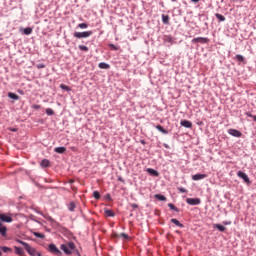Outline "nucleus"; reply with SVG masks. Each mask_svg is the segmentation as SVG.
Returning a JSON list of instances; mask_svg holds the SVG:
<instances>
[{
    "mask_svg": "<svg viewBox=\"0 0 256 256\" xmlns=\"http://www.w3.org/2000/svg\"><path fill=\"white\" fill-rule=\"evenodd\" d=\"M60 249L64 251L66 255H72L73 251H75V243L68 242L66 244H62Z\"/></svg>",
    "mask_w": 256,
    "mask_h": 256,
    "instance_id": "1",
    "label": "nucleus"
},
{
    "mask_svg": "<svg viewBox=\"0 0 256 256\" xmlns=\"http://www.w3.org/2000/svg\"><path fill=\"white\" fill-rule=\"evenodd\" d=\"M92 35H93L92 31L74 33V37H76V39H87V37H91Z\"/></svg>",
    "mask_w": 256,
    "mask_h": 256,
    "instance_id": "2",
    "label": "nucleus"
},
{
    "mask_svg": "<svg viewBox=\"0 0 256 256\" xmlns=\"http://www.w3.org/2000/svg\"><path fill=\"white\" fill-rule=\"evenodd\" d=\"M48 251L52 253V255H61V250L57 248L55 244H50L48 246Z\"/></svg>",
    "mask_w": 256,
    "mask_h": 256,
    "instance_id": "3",
    "label": "nucleus"
},
{
    "mask_svg": "<svg viewBox=\"0 0 256 256\" xmlns=\"http://www.w3.org/2000/svg\"><path fill=\"white\" fill-rule=\"evenodd\" d=\"M192 43H201L202 45H205L209 43V38H205V37L193 38Z\"/></svg>",
    "mask_w": 256,
    "mask_h": 256,
    "instance_id": "4",
    "label": "nucleus"
},
{
    "mask_svg": "<svg viewBox=\"0 0 256 256\" xmlns=\"http://www.w3.org/2000/svg\"><path fill=\"white\" fill-rule=\"evenodd\" d=\"M186 203L188 205H200L201 204V199H199V198H187Z\"/></svg>",
    "mask_w": 256,
    "mask_h": 256,
    "instance_id": "5",
    "label": "nucleus"
},
{
    "mask_svg": "<svg viewBox=\"0 0 256 256\" xmlns=\"http://www.w3.org/2000/svg\"><path fill=\"white\" fill-rule=\"evenodd\" d=\"M237 175H238V177H240V179H243V181H244L245 183H251V181L249 180V176H248L245 172H243V171H238V172H237Z\"/></svg>",
    "mask_w": 256,
    "mask_h": 256,
    "instance_id": "6",
    "label": "nucleus"
},
{
    "mask_svg": "<svg viewBox=\"0 0 256 256\" xmlns=\"http://www.w3.org/2000/svg\"><path fill=\"white\" fill-rule=\"evenodd\" d=\"M0 221H3L4 223H12L13 218L7 214H0Z\"/></svg>",
    "mask_w": 256,
    "mask_h": 256,
    "instance_id": "7",
    "label": "nucleus"
},
{
    "mask_svg": "<svg viewBox=\"0 0 256 256\" xmlns=\"http://www.w3.org/2000/svg\"><path fill=\"white\" fill-rule=\"evenodd\" d=\"M26 247H27L26 251H27L28 255H31V256H37L38 255L39 252L37 251V249L31 247V245H28Z\"/></svg>",
    "mask_w": 256,
    "mask_h": 256,
    "instance_id": "8",
    "label": "nucleus"
},
{
    "mask_svg": "<svg viewBox=\"0 0 256 256\" xmlns=\"http://www.w3.org/2000/svg\"><path fill=\"white\" fill-rule=\"evenodd\" d=\"M228 133H229V135H232V137H241V135H243L241 133V131L236 130V129H229Z\"/></svg>",
    "mask_w": 256,
    "mask_h": 256,
    "instance_id": "9",
    "label": "nucleus"
},
{
    "mask_svg": "<svg viewBox=\"0 0 256 256\" xmlns=\"http://www.w3.org/2000/svg\"><path fill=\"white\" fill-rule=\"evenodd\" d=\"M180 124L182 127H185L186 129H191L193 127V123H191V121L189 120H182Z\"/></svg>",
    "mask_w": 256,
    "mask_h": 256,
    "instance_id": "10",
    "label": "nucleus"
},
{
    "mask_svg": "<svg viewBox=\"0 0 256 256\" xmlns=\"http://www.w3.org/2000/svg\"><path fill=\"white\" fill-rule=\"evenodd\" d=\"M207 174H195L192 176L193 181H201V179H206Z\"/></svg>",
    "mask_w": 256,
    "mask_h": 256,
    "instance_id": "11",
    "label": "nucleus"
},
{
    "mask_svg": "<svg viewBox=\"0 0 256 256\" xmlns=\"http://www.w3.org/2000/svg\"><path fill=\"white\" fill-rule=\"evenodd\" d=\"M0 235L1 237H7V228L0 222Z\"/></svg>",
    "mask_w": 256,
    "mask_h": 256,
    "instance_id": "12",
    "label": "nucleus"
},
{
    "mask_svg": "<svg viewBox=\"0 0 256 256\" xmlns=\"http://www.w3.org/2000/svg\"><path fill=\"white\" fill-rule=\"evenodd\" d=\"M147 173H149V175H154V177H158L159 176V172H157L155 169L153 168H147Z\"/></svg>",
    "mask_w": 256,
    "mask_h": 256,
    "instance_id": "13",
    "label": "nucleus"
},
{
    "mask_svg": "<svg viewBox=\"0 0 256 256\" xmlns=\"http://www.w3.org/2000/svg\"><path fill=\"white\" fill-rule=\"evenodd\" d=\"M164 43H170V45H173V43H174V39H173V37H171V36H164Z\"/></svg>",
    "mask_w": 256,
    "mask_h": 256,
    "instance_id": "14",
    "label": "nucleus"
},
{
    "mask_svg": "<svg viewBox=\"0 0 256 256\" xmlns=\"http://www.w3.org/2000/svg\"><path fill=\"white\" fill-rule=\"evenodd\" d=\"M171 223H174V225H176V227H181L183 229V227H185L183 224H181V222H179V220L172 218Z\"/></svg>",
    "mask_w": 256,
    "mask_h": 256,
    "instance_id": "15",
    "label": "nucleus"
},
{
    "mask_svg": "<svg viewBox=\"0 0 256 256\" xmlns=\"http://www.w3.org/2000/svg\"><path fill=\"white\" fill-rule=\"evenodd\" d=\"M214 229H218V231H221V233H223L224 231H226L227 228H225V226L221 224H214Z\"/></svg>",
    "mask_w": 256,
    "mask_h": 256,
    "instance_id": "16",
    "label": "nucleus"
},
{
    "mask_svg": "<svg viewBox=\"0 0 256 256\" xmlns=\"http://www.w3.org/2000/svg\"><path fill=\"white\" fill-rule=\"evenodd\" d=\"M156 129L157 131H160V133H163L164 135H167V133H169V131L165 130V128H163V126L161 125H157Z\"/></svg>",
    "mask_w": 256,
    "mask_h": 256,
    "instance_id": "17",
    "label": "nucleus"
},
{
    "mask_svg": "<svg viewBox=\"0 0 256 256\" xmlns=\"http://www.w3.org/2000/svg\"><path fill=\"white\" fill-rule=\"evenodd\" d=\"M54 151H55V153L63 154V153H65V151H67V148H65V147H56L54 149Z\"/></svg>",
    "mask_w": 256,
    "mask_h": 256,
    "instance_id": "18",
    "label": "nucleus"
},
{
    "mask_svg": "<svg viewBox=\"0 0 256 256\" xmlns=\"http://www.w3.org/2000/svg\"><path fill=\"white\" fill-rule=\"evenodd\" d=\"M169 15L162 14V22L164 25H169Z\"/></svg>",
    "mask_w": 256,
    "mask_h": 256,
    "instance_id": "19",
    "label": "nucleus"
},
{
    "mask_svg": "<svg viewBox=\"0 0 256 256\" xmlns=\"http://www.w3.org/2000/svg\"><path fill=\"white\" fill-rule=\"evenodd\" d=\"M8 97H9L10 99H14L15 101L19 100V95L15 94V93H13V92H9V93H8Z\"/></svg>",
    "mask_w": 256,
    "mask_h": 256,
    "instance_id": "20",
    "label": "nucleus"
},
{
    "mask_svg": "<svg viewBox=\"0 0 256 256\" xmlns=\"http://www.w3.org/2000/svg\"><path fill=\"white\" fill-rule=\"evenodd\" d=\"M14 249H15L16 255H20V256L23 255L24 253L23 248L14 246Z\"/></svg>",
    "mask_w": 256,
    "mask_h": 256,
    "instance_id": "21",
    "label": "nucleus"
},
{
    "mask_svg": "<svg viewBox=\"0 0 256 256\" xmlns=\"http://www.w3.org/2000/svg\"><path fill=\"white\" fill-rule=\"evenodd\" d=\"M155 199H158V201H167V197H165L161 194H156Z\"/></svg>",
    "mask_w": 256,
    "mask_h": 256,
    "instance_id": "22",
    "label": "nucleus"
},
{
    "mask_svg": "<svg viewBox=\"0 0 256 256\" xmlns=\"http://www.w3.org/2000/svg\"><path fill=\"white\" fill-rule=\"evenodd\" d=\"M98 67L100 69H109L110 66H109V64H107L105 62H101V63H99Z\"/></svg>",
    "mask_w": 256,
    "mask_h": 256,
    "instance_id": "23",
    "label": "nucleus"
},
{
    "mask_svg": "<svg viewBox=\"0 0 256 256\" xmlns=\"http://www.w3.org/2000/svg\"><path fill=\"white\" fill-rule=\"evenodd\" d=\"M33 235H34V237H37L38 239H45V234H43V233L34 232Z\"/></svg>",
    "mask_w": 256,
    "mask_h": 256,
    "instance_id": "24",
    "label": "nucleus"
},
{
    "mask_svg": "<svg viewBox=\"0 0 256 256\" xmlns=\"http://www.w3.org/2000/svg\"><path fill=\"white\" fill-rule=\"evenodd\" d=\"M23 32H24V35H31V33H33V28L31 27L25 28Z\"/></svg>",
    "mask_w": 256,
    "mask_h": 256,
    "instance_id": "25",
    "label": "nucleus"
},
{
    "mask_svg": "<svg viewBox=\"0 0 256 256\" xmlns=\"http://www.w3.org/2000/svg\"><path fill=\"white\" fill-rule=\"evenodd\" d=\"M168 207H169V209H171L172 211H176V213H179V208L175 207V206L173 205V203H169V204H168Z\"/></svg>",
    "mask_w": 256,
    "mask_h": 256,
    "instance_id": "26",
    "label": "nucleus"
},
{
    "mask_svg": "<svg viewBox=\"0 0 256 256\" xmlns=\"http://www.w3.org/2000/svg\"><path fill=\"white\" fill-rule=\"evenodd\" d=\"M50 163L49 160L44 159L41 161V167H49Z\"/></svg>",
    "mask_w": 256,
    "mask_h": 256,
    "instance_id": "27",
    "label": "nucleus"
},
{
    "mask_svg": "<svg viewBox=\"0 0 256 256\" xmlns=\"http://www.w3.org/2000/svg\"><path fill=\"white\" fill-rule=\"evenodd\" d=\"M114 237H123V239H129V235L125 234V233H121L120 235L119 234H114Z\"/></svg>",
    "mask_w": 256,
    "mask_h": 256,
    "instance_id": "28",
    "label": "nucleus"
},
{
    "mask_svg": "<svg viewBox=\"0 0 256 256\" xmlns=\"http://www.w3.org/2000/svg\"><path fill=\"white\" fill-rule=\"evenodd\" d=\"M107 217H115V212L112 210H105Z\"/></svg>",
    "mask_w": 256,
    "mask_h": 256,
    "instance_id": "29",
    "label": "nucleus"
},
{
    "mask_svg": "<svg viewBox=\"0 0 256 256\" xmlns=\"http://www.w3.org/2000/svg\"><path fill=\"white\" fill-rule=\"evenodd\" d=\"M93 197H94V199L99 200V199H101V194L99 193V191H94L93 192Z\"/></svg>",
    "mask_w": 256,
    "mask_h": 256,
    "instance_id": "30",
    "label": "nucleus"
},
{
    "mask_svg": "<svg viewBox=\"0 0 256 256\" xmlns=\"http://www.w3.org/2000/svg\"><path fill=\"white\" fill-rule=\"evenodd\" d=\"M75 202H70L68 205V209L69 211H75Z\"/></svg>",
    "mask_w": 256,
    "mask_h": 256,
    "instance_id": "31",
    "label": "nucleus"
},
{
    "mask_svg": "<svg viewBox=\"0 0 256 256\" xmlns=\"http://www.w3.org/2000/svg\"><path fill=\"white\" fill-rule=\"evenodd\" d=\"M16 243H20V245H23V247L26 249L29 244L27 242H23L22 240L16 239Z\"/></svg>",
    "mask_w": 256,
    "mask_h": 256,
    "instance_id": "32",
    "label": "nucleus"
},
{
    "mask_svg": "<svg viewBox=\"0 0 256 256\" xmlns=\"http://www.w3.org/2000/svg\"><path fill=\"white\" fill-rule=\"evenodd\" d=\"M60 89H63L64 91H71V88L65 84H60Z\"/></svg>",
    "mask_w": 256,
    "mask_h": 256,
    "instance_id": "33",
    "label": "nucleus"
},
{
    "mask_svg": "<svg viewBox=\"0 0 256 256\" xmlns=\"http://www.w3.org/2000/svg\"><path fill=\"white\" fill-rule=\"evenodd\" d=\"M215 17H216V19H219L220 21H225V16H223V15H221L219 13H216Z\"/></svg>",
    "mask_w": 256,
    "mask_h": 256,
    "instance_id": "34",
    "label": "nucleus"
},
{
    "mask_svg": "<svg viewBox=\"0 0 256 256\" xmlns=\"http://www.w3.org/2000/svg\"><path fill=\"white\" fill-rule=\"evenodd\" d=\"M46 115H55V111H53V109H51V108H47Z\"/></svg>",
    "mask_w": 256,
    "mask_h": 256,
    "instance_id": "35",
    "label": "nucleus"
},
{
    "mask_svg": "<svg viewBox=\"0 0 256 256\" xmlns=\"http://www.w3.org/2000/svg\"><path fill=\"white\" fill-rule=\"evenodd\" d=\"M1 250L3 251V253H8V251H12L11 248H9L7 246H2Z\"/></svg>",
    "mask_w": 256,
    "mask_h": 256,
    "instance_id": "36",
    "label": "nucleus"
},
{
    "mask_svg": "<svg viewBox=\"0 0 256 256\" xmlns=\"http://www.w3.org/2000/svg\"><path fill=\"white\" fill-rule=\"evenodd\" d=\"M236 59L237 61H240V62H243L245 60V58L241 54H237Z\"/></svg>",
    "mask_w": 256,
    "mask_h": 256,
    "instance_id": "37",
    "label": "nucleus"
},
{
    "mask_svg": "<svg viewBox=\"0 0 256 256\" xmlns=\"http://www.w3.org/2000/svg\"><path fill=\"white\" fill-rule=\"evenodd\" d=\"M78 48L80 51H89V48L87 46L79 45Z\"/></svg>",
    "mask_w": 256,
    "mask_h": 256,
    "instance_id": "38",
    "label": "nucleus"
},
{
    "mask_svg": "<svg viewBox=\"0 0 256 256\" xmlns=\"http://www.w3.org/2000/svg\"><path fill=\"white\" fill-rule=\"evenodd\" d=\"M78 27H79L80 29H87L88 25H87V23H80V24L78 25Z\"/></svg>",
    "mask_w": 256,
    "mask_h": 256,
    "instance_id": "39",
    "label": "nucleus"
},
{
    "mask_svg": "<svg viewBox=\"0 0 256 256\" xmlns=\"http://www.w3.org/2000/svg\"><path fill=\"white\" fill-rule=\"evenodd\" d=\"M110 47L113 51H119V47L115 46V44H110Z\"/></svg>",
    "mask_w": 256,
    "mask_h": 256,
    "instance_id": "40",
    "label": "nucleus"
},
{
    "mask_svg": "<svg viewBox=\"0 0 256 256\" xmlns=\"http://www.w3.org/2000/svg\"><path fill=\"white\" fill-rule=\"evenodd\" d=\"M37 69H45V64H38Z\"/></svg>",
    "mask_w": 256,
    "mask_h": 256,
    "instance_id": "41",
    "label": "nucleus"
},
{
    "mask_svg": "<svg viewBox=\"0 0 256 256\" xmlns=\"http://www.w3.org/2000/svg\"><path fill=\"white\" fill-rule=\"evenodd\" d=\"M178 191L180 193H187V189H185V188H178Z\"/></svg>",
    "mask_w": 256,
    "mask_h": 256,
    "instance_id": "42",
    "label": "nucleus"
},
{
    "mask_svg": "<svg viewBox=\"0 0 256 256\" xmlns=\"http://www.w3.org/2000/svg\"><path fill=\"white\" fill-rule=\"evenodd\" d=\"M32 107H33V109H36V110L41 109V106H39V105H33Z\"/></svg>",
    "mask_w": 256,
    "mask_h": 256,
    "instance_id": "43",
    "label": "nucleus"
},
{
    "mask_svg": "<svg viewBox=\"0 0 256 256\" xmlns=\"http://www.w3.org/2000/svg\"><path fill=\"white\" fill-rule=\"evenodd\" d=\"M246 115H247V117H251L252 119H253V117H254V115L251 114L250 112H247Z\"/></svg>",
    "mask_w": 256,
    "mask_h": 256,
    "instance_id": "44",
    "label": "nucleus"
},
{
    "mask_svg": "<svg viewBox=\"0 0 256 256\" xmlns=\"http://www.w3.org/2000/svg\"><path fill=\"white\" fill-rule=\"evenodd\" d=\"M106 199H108V201H112V199H111V194H107V195H106Z\"/></svg>",
    "mask_w": 256,
    "mask_h": 256,
    "instance_id": "45",
    "label": "nucleus"
},
{
    "mask_svg": "<svg viewBox=\"0 0 256 256\" xmlns=\"http://www.w3.org/2000/svg\"><path fill=\"white\" fill-rule=\"evenodd\" d=\"M223 225H231V222L224 221Z\"/></svg>",
    "mask_w": 256,
    "mask_h": 256,
    "instance_id": "46",
    "label": "nucleus"
},
{
    "mask_svg": "<svg viewBox=\"0 0 256 256\" xmlns=\"http://www.w3.org/2000/svg\"><path fill=\"white\" fill-rule=\"evenodd\" d=\"M192 3H199V0H191Z\"/></svg>",
    "mask_w": 256,
    "mask_h": 256,
    "instance_id": "47",
    "label": "nucleus"
},
{
    "mask_svg": "<svg viewBox=\"0 0 256 256\" xmlns=\"http://www.w3.org/2000/svg\"><path fill=\"white\" fill-rule=\"evenodd\" d=\"M132 207H133L134 209H136V208H137V204H133Z\"/></svg>",
    "mask_w": 256,
    "mask_h": 256,
    "instance_id": "48",
    "label": "nucleus"
},
{
    "mask_svg": "<svg viewBox=\"0 0 256 256\" xmlns=\"http://www.w3.org/2000/svg\"><path fill=\"white\" fill-rule=\"evenodd\" d=\"M252 119H253L254 121H256V115H254Z\"/></svg>",
    "mask_w": 256,
    "mask_h": 256,
    "instance_id": "49",
    "label": "nucleus"
},
{
    "mask_svg": "<svg viewBox=\"0 0 256 256\" xmlns=\"http://www.w3.org/2000/svg\"><path fill=\"white\" fill-rule=\"evenodd\" d=\"M36 256H42V255H41V252H38V254H36Z\"/></svg>",
    "mask_w": 256,
    "mask_h": 256,
    "instance_id": "50",
    "label": "nucleus"
},
{
    "mask_svg": "<svg viewBox=\"0 0 256 256\" xmlns=\"http://www.w3.org/2000/svg\"><path fill=\"white\" fill-rule=\"evenodd\" d=\"M3 255V253L0 251V256Z\"/></svg>",
    "mask_w": 256,
    "mask_h": 256,
    "instance_id": "51",
    "label": "nucleus"
},
{
    "mask_svg": "<svg viewBox=\"0 0 256 256\" xmlns=\"http://www.w3.org/2000/svg\"><path fill=\"white\" fill-rule=\"evenodd\" d=\"M12 131H17L16 129H12Z\"/></svg>",
    "mask_w": 256,
    "mask_h": 256,
    "instance_id": "52",
    "label": "nucleus"
}]
</instances>
